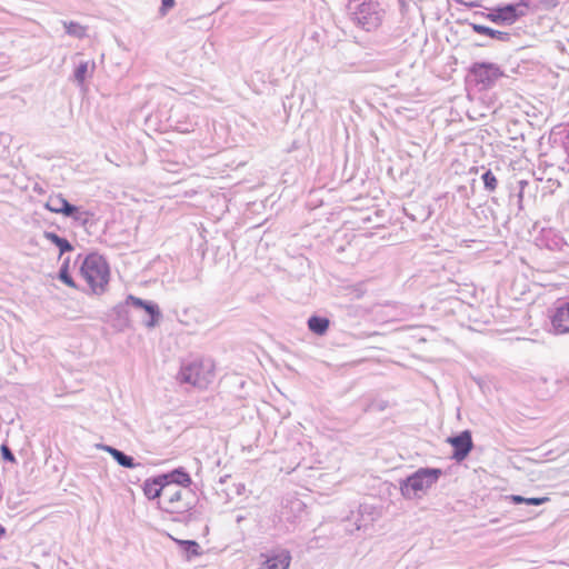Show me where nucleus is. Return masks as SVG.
<instances>
[{"label":"nucleus","mask_w":569,"mask_h":569,"mask_svg":"<svg viewBox=\"0 0 569 569\" xmlns=\"http://www.w3.org/2000/svg\"><path fill=\"white\" fill-rule=\"evenodd\" d=\"M438 468H420L400 481V491L406 499L421 498L441 477Z\"/></svg>","instance_id":"f257e3e1"},{"label":"nucleus","mask_w":569,"mask_h":569,"mask_svg":"<svg viewBox=\"0 0 569 569\" xmlns=\"http://www.w3.org/2000/svg\"><path fill=\"white\" fill-rule=\"evenodd\" d=\"M80 273L91 288L92 292L101 293L109 282V266L98 253L88 254L81 263Z\"/></svg>","instance_id":"f03ea898"},{"label":"nucleus","mask_w":569,"mask_h":569,"mask_svg":"<svg viewBox=\"0 0 569 569\" xmlns=\"http://www.w3.org/2000/svg\"><path fill=\"white\" fill-rule=\"evenodd\" d=\"M179 380L197 388H207L214 378V365L210 359L197 360L181 367Z\"/></svg>","instance_id":"7ed1b4c3"},{"label":"nucleus","mask_w":569,"mask_h":569,"mask_svg":"<svg viewBox=\"0 0 569 569\" xmlns=\"http://www.w3.org/2000/svg\"><path fill=\"white\" fill-rule=\"evenodd\" d=\"M163 509L170 513H184L194 506V496L189 488L164 482Z\"/></svg>","instance_id":"20e7f679"},{"label":"nucleus","mask_w":569,"mask_h":569,"mask_svg":"<svg viewBox=\"0 0 569 569\" xmlns=\"http://www.w3.org/2000/svg\"><path fill=\"white\" fill-rule=\"evenodd\" d=\"M529 10V2L520 0L516 3L497 6L488 13H481L486 19L497 26H511L520 18L525 17Z\"/></svg>","instance_id":"39448f33"},{"label":"nucleus","mask_w":569,"mask_h":569,"mask_svg":"<svg viewBox=\"0 0 569 569\" xmlns=\"http://www.w3.org/2000/svg\"><path fill=\"white\" fill-rule=\"evenodd\" d=\"M132 306L136 310L143 311L148 319H143L142 322L147 328H154L160 319H161V312L157 303L152 301H146L138 297H134L132 295H129L126 299V302L123 305H118L114 308V311L118 315L126 312L127 306Z\"/></svg>","instance_id":"423d86ee"},{"label":"nucleus","mask_w":569,"mask_h":569,"mask_svg":"<svg viewBox=\"0 0 569 569\" xmlns=\"http://www.w3.org/2000/svg\"><path fill=\"white\" fill-rule=\"evenodd\" d=\"M355 20L367 31L376 29L381 22V16L376 2H362L355 11Z\"/></svg>","instance_id":"0eeeda50"},{"label":"nucleus","mask_w":569,"mask_h":569,"mask_svg":"<svg viewBox=\"0 0 569 569\" xmlns=\"http://www.w3.org/2000/svg\"><path fill=\"white\" fill-rule=\"evenodd\" d=\"M476 81L483 88H490L496 81L503 76V72L495 63H475L471 69Z\"/></svg>","instance_id":"6e6552de"},{"label":"nucleus","mask_w":569,"mask_h":569,"mask_svg":"<svg viewBox=\"0 0 569 569\" xmlns=\"http://www.w3.org/2000/svg\"><path fill=\"white\" fill-rule=\"evenodd\" d=\"M550 321L556 335L569 333V300L557 302L550 315Z\"/></svg>","instance_id":"1a4fd4ad"},{"label":"nucleus","mask_w":569,"mask_h":569,"mask_svg":"<svg viewBox=\"0 0 569 569\" xmlns=\"http://www.w3.org/2000/svg\"><path fill=\"white\" fill-rule=\"evenodd\" d=\"M448 442L453 448L451 458L458 462L465 460L473 448L472 436L469 430L448 438Z\"/></svg>","instance_id":"9d476101"},{"label":"nucleus","mask_w":569,"mask_h":569,"mask_svg":"<svg viewBox=\"0 0 569 569\" xmlns=\"http://www.w3.org/2000/svg\"><path fill=\"white\" fill-rule=\"evenodd\" d=\"M261 557H264V560L259 569H289L291 563V553L287 549L273 550L269 555L262 553Z\"/></svg>","instance_id":"9b49d317"},{"label":"nucleus","mask_w":569,"mask_h":569,"mask_svg":"<svg viewBox=\"0 0 569 569\" xmlns=\"http://www.w3.org/2000/svg\"><path fill=\"white\" fill-rule=\"evenodd\" d=\"M100 448L107 451L121 467L130 469L143 467L140 462H136L131 456H128L111 446L101 445Z\"/></svg>","instance_id":"f8f14e48"},{"label":"nucleus","mask_w":569,"mask_h":569,"mask_svg":"<svg viewBox=\"0 0 569 569\" xmlns=\"http://www.w3.org/2000/svg\"><path fill=\"white\" fill-rule=\"evenodd\" d=\"M160 479L169 485H177L179 487L189 488L191 485V478L183 468H177L168 473L160 475Z\"/></svg>","instance_id":"ddd939ff"},{"label":"nucleus","mask_w":569,"mask_h":569,"mask_svg":"<svg viewBox=\"0 0 569 569\" xmlns=\"http://www.w3.org/2000/svg\"><path fill=\"white\" fill-rule=\"evenodd\" d=\"M142 489H143L144 496L150 500L163 497L164 481L162 479H160V475H159L154 478L147 479L143 483Z\"/></svg>","instance_id":"4468645a"},{"label":"nucleus","mask_w":569,"mask_h":569,"mask_svg":"<svg viewBox=\"0 0 569 569\" xmlns=\"http://www.w3.org/2000/svg\"><path fill=\"white\" fill-rule=\"evenodd\" d=\"M470 27L476 33L479 34H486L492 39L499 40L501 42H508L511 39V34L506 31L496 30L492 28H489L487 26L478 24V23H470Z\"/></svg>","instance_id":"2eb2a0df"},{"label":"nucleus","mask_w":569,"mask_h":569,"mask_svg":"<svg viewBox=\"0 0 569 569\" xmlns=\"http://www.w3.org/2000/svg\"><path fill=\"white\" fill-rule=\"evenodd\" d=\"M46 208L54 213L67 214L72 210V204L68 202L61 194L50 197L46 203Z\"/></svg>","instance_id":"dca6fc26"},{"label":"nucleus","mask_w":569,"mask_h":569,"mask_svg":"<svg viewBox=\"0 0 569 569\" xmlns=\"http://www.w3.org/2000/svg\"><path fill=\"white\" fill-rule=\"evenodd\" d=\"M329 319L325 317L312 316L308 319V328L316 335H325L329 328Z\"/></svg>","instance_id":"f3484780"},{"label":"nucleus","mask_w":569,"mask_h":569,"mask_svg":"<svg viewBox=\"0 0 569 569\" xmlns=\"http://www.w3.org/2000/svg\"><path fill=\"white\" fill-rule=\"evenodd\" d=\"M44 237L59 248L60 254H63L73 249L71 243L66 238H61L54 232L47 231L44 232Z\"/></svg>","instance_id":"a211bd4d"},{"label":"nucleus","mask_w":569,"mask_h":569,"mask_svg":"<svg viewBox=\"0 0 569 569\" xmlns=\"http://www.w3.org/2000/svg\"><path fill=\"white\" fill-rule=\"evenodd\" d=\"M63 27L66 32L74 38L82 39L87 34V28L74 21H64Z\"/></svg>","instance_id":"6ab92c4d"},{"label":"nucleus","mask_w":569,"mask_h":569,"mask_svg":"<svg viewBox=\"0 0 569 569\" xmlns=\"http://www.w3.org/2000/svg\"><path fill=\"white\" fill-rule=\"evenodd\" d=\"M89 212L82 210L80 207L72 204V210L64 214V217L71 218L73 221L81 226H86L89 222Z\"/></svg>","instance_id":"aec40b11"},{"label":"nucleus","mask_w":569,"mask_h":569,"mask_svg":"<svg viewBox=\"0 0 569 569\" xmlns=\"http://www.w3.org/2000/svg\"><path fill=\"white\" fill-rule=\"evenodd\" d=\"M177 543L190 556L200 555V546L194 540H176Z\"/></svg>","instance_id":"412c9836"},{"label":"nucleus","mask_w":569,"mask_h":569,"mask_svg":"<svg viewBox=\"0 0 569 569\" xmlns=\"http://www.w3.org/2000/svg\"><path fill=\"white\" fill-rule=\"evenodd\" d=\"M481 179L485 184V189L492 192L498 187V180L496 176L491 172V170H487L482 173Z\"/></svg>","instance_id":"4be33fe9"},{"label":"nucleus","mask_w":569,"mask_h":569,"mask_svg":"<svg viewBox=\"0 0 569 569\" xmlns=\"http://www.w3.org/2000/svg\"><path fill=\"white\" fill-rule=\"evenodd\" d=\"M89 73V62L83 61L81 62L74 70V80L82 84Z\"/></svg>","instance_id":"5701e85b"},{"label":"nucleus","mask_w":569,"mask_h":569,"mask_svg":"<svg viewBox=\"0 0 569 569\" xmlns=\"http://www.w3.org/2000/svg\"><path fill=\"white\" fill-rule=\"evenodd\" d=\"M59 279L67 286L76 288V282L69 273L68 266L63 264L59 270Z\"/></svg>","instance_id":"b1692460"},{"label":"nucleus","mask_w":569,"mask_h":569,"mask_svg":"<svg viewBox=\"0 0 569 569\" xmlns=\"http://www.w3.org/2000/svg\"><path fill=\"white\" fill-rule=\"evenodd\" d=\"M2 458L7 461L14 462L16 458L10 448L7 445L1 446Z\"/></svg>","instance_id":"393cba45"},{"label":"nucleus","mask_w":569,"mask_h":569,"mask_svg":"<svg viewBox=\"0 0 569 569\" xmlns=\"http://www.w3.org/2000/svg\"><path fill=\"white\" fill-rule=\"evenodd\" d=\"M549 500L548 497L542 498H526L525 503L532 506H540Z\"/></svg>","instance_id":"a878e982"},{"label":"nucleus","mask_w":569,"mask_h":569,"mask_svg":"<svg viewBox=\"0 0 569 569\" xmlns=\"http://www.w3.org/2000/svg\"><path fill=\"white\" fill-rule=\"evenodd\" d=\"M174 6V0H162L160 11L162 14Z\"/></svg>","instance_id":"bb28decb"},{"label":"nucleus","mask_w":569,"mask_h":569,"mask_svg":"<svg viewBox=\"0 0 569 569\" xmlns=\"http://www.w3.org/2000/svg\"><path fill=\"white\" fill-rule=\"evenodd\" d=\"M511 500H512L515 503H522V502H525L526 498H525V497H522V496L512 495V496H511Z\"/></svg>","instance_id":"cd10ccee"},{"label":"nucleus","mask_w":569,"mask_h":569,"mask_svg":"<svg viewBox=\"0 0 569 569\" xmlns=\"http://www.w3.org/2000/svg\"><path fill=\"white\" fill-rule=\"evenodd\" d=\"M410 0H399L402 10H406Z\"/></svg>","instance_id":"c85d7f7f"},{"label":"nucleus","mask_w":569,"mask_h":569,"mask_svg":"<svg viewBox=\"0 0 569 569\" xmlns=\"http://www.w3.org/2000/svg\"><path fill=\"white\" fill-rule=\"evenodd\" d=\"M518 183H519L520 190L525 191V188L528 186V181L520 180Z\"/></svg>","instance_id":"c756f323"},{"label":"nucleus","mask_w":569,"mask_h":569,"mask_svg":"<svg viewBox=\"0 0 569 569\" xmlns=\"http://www.w3.org/2000/svg\"><path fill=\"white\" fill-rule=\"evenodd\" d=\"M6 535V528L0 525V538H2Z\"/></svg>","instance_id":"7c9ffc66"},{"label":"nucleus","mask_w":569,"mask_h":569,"mask_svg":"<svg viewBox=\"0 0 569 569\" xmlns=\"http://www.w3.org/2000/svg\"><path fill=\"white\" fill-rule=\"evenodd\" d=\"M522 198H523V191L519 190V192H518V200H519L520 203L522 201Z\"/></svg>","instance_id":"2f4dec72"},{"label":"nucleus","mask_w":569,"mask_h":569,"mask_svg":"<svg viewBox=\"0 0 569 569\" xmlns=\"http://www.w3.org/2000/svg\"><path fill=\"white\" fill-rule=\"evenodd\" d=\"M94 69V62L91 63V71Z\"/></svg>","instance_id":"473e14b6"}]
</instances>
